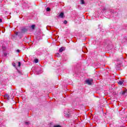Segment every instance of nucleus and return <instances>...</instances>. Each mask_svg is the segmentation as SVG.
<instances>
[{
  "label": "nucleus",
  "mask_w": 127,
  "mask_h": 127,
  "mask_svg": "<svg viewBox=\"0 0 127 127\" xmlns=\"http://www.w3.org/2000/svg\"><path fill=\"white\" fill-rule=\"evenodd\" d=\"M118 84L119 85H123V84H124V80L119 81Z\"/></svg>",
  "instance_id": "5"
},
{
  "label": "nucleus",
  "mask_w": 127,
  "mask_h": 127,
  "mask_svg": "<svg viewBox=\"0 0 127 127\" xmlns=\"http://www.w3.org/2000/svg\"><path fill=\"white\" fill-rule=\"evenodd\" d=\"M126 93H127V90L122 91V95H125V94H126Z\"/></svg>",
  "instance_id": "7"
},
{
  "label": "nucleus",
  "mask_w": 127,
  "mask_h": 127,
  "mask_svg": "<svg viewBox=\"0 0 127 127\" xmlns=\"http://www.w3.org/2000/svg\"><path fill=\"white\" fill-rule=\"evenodd\" d=\"M46 10H47V11H50L51 9L49 7H47Z\"/></svg>",
  "instance_id": "12"
},
{
  "label": "nucleus",
  "mask_w": 127,
  "mask_h": 127,
  "mask_svg": "<svg viewBox=\"0 0 127 127\" xmlns=\"http://www.w3.org/2000/svg\"><path fill=\"white\" fill-rule=\"evenodd\" d=\"M81 4H85V2L84 1V0H81Z\"/></svg>",
  "instance_id": "11"
},
{
  "label": "nucleus",
  "mask_w": 127,
  "mask_h": 127,
  "mask_svg": "<svg viewBox=\"0 0 127 127\" xmlns=\"http://www.w3.org/2000/svg\"><path fill=\"white\" fill-rule=\"evenodd\" d=\"M34 62L35 63H38V60L37 59H35Z\"/></svg>",
  "instance_id": "9"
},
{
  "label": "nucleus",
  "mask_w": 127,
  "mask_h": 127,
  "mask_svg": "<svg viewBox=\"0 0 127 127\" xmlns=\"http://www.w3.org/2000/svg\"><path fill=\"white\" fill-rule=\"evenodd\" d=\"M2 22V20H1V19H0V22Z\"/></svg>",
  "instance_id": "18"
},
{
  "label": "nucleus",
  "mask_w": 127,
  "mask_h": 127,
  "mask_svg": "<svg viewBox=\"0 0 127 127\" xmlns=\"http://www.w3.org/2000/svg\"><path fill=\"white\" fill-rule=\"evenodd\" d=\"M63 51H64V47L61 48L59 50V52H63Z\"/></svg>",
  "instance_id": "4"
},
{
  "label": "nucleus",
  "mask_w": 127,
  "mask_h": 127,
  "mask_svg": "<svg viewBox=\"0 0 127 127\" xmlns=\"http://www.w3.org/2000/svg\"><path fill=\"white\" fill-rule=\"evenodd\" d=\"M5 98H7L8 100H9V96H8V95H6Z\"/></svg>",
  "instance_id": "10"
},
{
  "label": "nucleus",
  "mask_w": 127,
  "mask_h": 127,
  "mask_svg": "<svg viewBox=\"0 0 127 127\" xmlns=\"http://www.w3.org/2000/svg\"><path fill=\"white\" fill-rule=\"evenodd\" d=\"M25 124L26 125H28V122H26Z\"/></svg>",
  "instance_id": "20"
},
{
  "label": "nucleus",
  "mask_w": 127,
  "mask_h": 127,
  "mask_svg": "<svg viewBox=\"0 0 127 127\" xmlns=\"http://www.w3.org/2000/svg\"><path fill=\"white\" fill-rule=\"evenodd\" d=\"M65 117L66 118H69L70 117V113H68L67 114H65Z\"/></svg>",
  "instance_id": "6"
},
{
  "label": "nucleus",
  "mask_w": 127,
  "mask_h": 127,
  "mask_svg": "<svg viewBox=\"0 0 127 127\" xmlns=\"http://www.w3.org/2000/svg\"><path fill=\"white\" fill-rule=\"evenodd\" d=\"M31 28L32 29H34V28H35V25H32L31 26Z\"/></svg>",
  "instance_id": "8"
},
{
  "label": "nucleus",
  "mask_w": 127,
  "mask_h": 127,
  "mask_svg": "<svg viewBox=\"0 0 127 127\" xmlns=\"http://www.w3.org/2000/svg\"><path fill=\"white\" fill-rule=\"evenodd\" d=\"M22 33H25V32H27L28 29L26 28H23L21 29Z\"/></svg>",
  "instance_id": "2"
},
{
  "label": "nucleus",
  "mask_w": 127,
  "mask_h": 127,
  "mask_svg": "<svg viewBox=\"0 0 127 127\" xmlns=\"http://www.w3.org/2000/svg\"><path fill=\"white\" fill-rule=\"evenodd\" d=\"M60 17H61L62 18H63L64 17V13L61 12L59 15Z\"/></svg>",
  "instance_id": "3"
},
{
  "label": "nucleus",
  "mask_w": 127,
  "mask_h": 127,
  "mask_svg": "<svg viewBox=\"0 0 127 127\" xmlns=\"http://www.w3.org/2000/svg\"><path fill=\"white\" fill-rule=\"evenodd\" d=\"M12 65H13V66L14 67H15V63H12Z\"/></svg>",
  "instance_id": "16"
},
{
  "label": "nucleus",
  "mask_w": 127,
  "mask_h": 127,
  "mask_svg": "<svg viewBox=\"0 0 127 127\" xmlns=\"http://www.w3.org/2000/svg\"><path fill=\"white\" fill-rule=\"evenodd\" d=\"M54 127H61V126H60V125H57V126H54Z\"/></svg>",
  "instance_id": "15"
},
{
  "label": "nucleus",
  "mask_w": 127,
  "mask_h": 127,
  "mask_svg": "<svg viewBox=\"0 0 127 127\" xmlns=\"http://www.w3.org/2000/svg\"><path fill=\"white\" fill-rule=\"evenodd\" d=\"M67 20H64V24H67Z\"/></svg>",
  "instance_id": "14"
},
{
  "label": "nucleus",
  "mask_w": 127,
  "mask_h": 127,
  "mask_svg": "<svg viewBox=\"0 0 127 127\" xmlns=\"http://www.w3.org/2000/svg\"><path fill=\"white\" fill-rule=\"evenodd\" d=\"M16 52H19V50H16Z\"/></svg>",
  "instance_id": "19"
},
{
  "label": "nucleus",
  "mask_w": 127,
  "mask_h": 127,
  "mask_svg": "<svg viewBox=\"0 0 127 127\" xmlns=\"http://www.w3.org/2000/svg\"><path fill=\"white\" fill-rule=\"evenodd\" d=\"M15 34H16V35H18V32H16L15 33Z\"/></svg>",
  "instance_id": "17"
},
{
  "label": "nucleus",
  "mask_w": 127,
  "mask_h": 127,
  "mask_svg": "<svg viewBox=\"0 0 127 127\" xmlns=\"http://www.w3.org/2000/svg\"><path fill=\"white\" fill-rule=\"evenodd\" d=\"M18 66H19V67H20V66H21V64L20 63V62H19L18 63Z\"/></svg>",
  "instance_id": "13"
},
{
  "label": "nucleus",
  "mask_w": 127,
  "mask_h": 127,
  "mask_svg": "<svg viewBox=\"0 0 127 127\" xmlns=\"http://www.w3.org/2000/svg\"><path fill=\"white\" fill-rule=\"evenodd\" d=\"M85 82L88 85H92L93 84V79H88L85 81Z\"/></svg>",
  "instance_id": "1"
}]
</instances>
